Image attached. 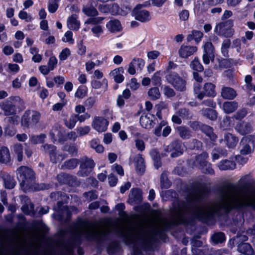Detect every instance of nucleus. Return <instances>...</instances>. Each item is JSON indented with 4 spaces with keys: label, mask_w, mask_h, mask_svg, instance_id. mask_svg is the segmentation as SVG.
Masks as SVG:
<instances>
[{
    "label": "nucleus",
    "mask_w": 255,
    "mask_h": 255,
    "mask_svg": "<svg viewBox=\"0 0 255 255\" xmlns=\"http://www.w3.org/2000/svg\"><path fill=\"white\" fill-rule=\"evenodd\" d=\"M132 62L135 65L137 70H141L144 66L145 62L141 58H134L132 60Z\"/></svg>",
    "instance_id": "0e129e2a"
},
{
    "label": "nucleus",
    "mask_w": 255,
    "mask_h": 255,
    "mask_svg": "<svg viewBox=\"0 0 255 255\" xmlns=\"http://www.w3.org/2000/svg\"><path fill=\"white\" fill-rule=\"evenodd\" d=\"M106 27L111 32L115 33L120 31L122 26L120 21L117 19H112L106 24Z\"/></svg>",
    "instance_id": "5701e85b"
},
{
    "label": "nucleus",
    "mask_w": 255,
    "mask_h": 255,
    "mask_svg": "<svg viewBox=\"0 0 255 255\" xmlns=\"http://www.w3.org/2000/svg\"><path fill=\"white\" fill-rule=\"evenodd\" d=\"M212 240L216 244L222 243L225 241V234L222 232L216 233L212 236Z\"/></svg>",
    "instance_id": "49530a36"
},
{
    "label": "nucleus",
    "mask_w": 255,
    "mask_h": 255,
    "mask_svg": "<svg viewBox=\"0 0 255 255\" xmlns=\"http://www.w3.org/2000/svg\"><path fill=\"white\" fill-rule=\"evenodd\" d=\"M248 113L247 110L246 108H243L239 110L234 115V117L236 120H241L245 118Z\"/></svg>",
    "instance_id": "052dcab7"
},
{
    "label": "nucleus",
    "mask_w": 255,
    "mask_h": 255,
    "mask_svg": "<svg viewBox=\"0 0 255 255\" xmlns=\"http://www.w3.org/2000/svg\"><path fill=\"white\" fill-rule=\"evenodd\" d=\"M165 150L167 152H171V156L172 157H178L181 155L183 152L181 142L179 140L172 142L165 148Z\"/></svg>",
    "instance_id": "4468645a"
},
{
    "label": "nucleus",
    "mask_w": 255,
    "mask_h": 255,
    "mask_svg": "<svg viewBox=\"0 0 255 255\" xmlns=\"http://www.w3.org/2000/svg\"><path fill=\"white\" fill-rule=\"evenodd\" d=\"M203 36L202 32L198 30H193L192 33L189 34L187 39L188 41L194 40L196 42H200Z\"/></svg>",
    "instance_id": "e433bc0d"
},
{
    "label": "nucleus",
    "mask_w": 255,
    "mask_h": 255,
    "mask_svg": "<svg viewBox=\"0 0 255 255\" xmlns=\"http://www.w3.org/2000/svg\"><path fill=\"white\" fill-rule=\"evenodd\" d=\"M91 31L94 35L99 37L103 33L102 27L101 25H96L91 28Z\"/></svg>",
    "instance_id": "774afa93"
},
{
    "label": "nucleus",
    "mask_w": 255,
    "mask_h": 255,
    "mask_svg": "<svg viewBox=\"0 0 255 255\" xmlns=\"http://www.w3.org/2000/svg\"><path fill=\"white\" fill-rule=\"evenodd\" d=\"M235 129L240 134L245 135L250 133L253 130V128L250 123L242 121L237 123Z\"/></svg>",
    "instance_id": "dca6fc26"
},
{
    "label": "nucleus",
    "mask_w": 255,
    "mask_h": 255,
    "mask_svg": "<svg viewBox=\"0 0 255 255\" xmlns=\"http://www.w3.org/2000/svg\"><path fill=\"white\" fill-rule=\"evenodd\" d=\"M71 54V52L68 48H65L59 53V58L60 61H64L67 59Z\"/></svg>",
    "instance_id": "bf43d9fd"
},
{
    "label": "nucleus",
    "mask_w": 255,
    "mask_h": 255,
    "mask_svg": "<svg viewBox=\"0 0 255 255\" xmlns=\"http://www.w3.org/2000/svg\"><path fill=\"white\" fill-rule=\"evenodd\" d=\"M238 107V103L235 101L226 102L223 104V109L225 113L230 114L235 111Z\"/></svg>",
    "instance_id": "7c9ffc66"
},
{
    "label": "nucleus",
    "mask_w": 255,
    "mask_h": 255,
    "mask_svg": "<svg viewBox=\"0 0 255 255\" xmlns=\"http://www.w3.org/2000/svg\"><path fill=\"white\" fill-rule=\"evenodd\" d=\"M124 72V68L123 67H119L111 71L109 73V76L110 77L114 79L116 83H121L125 79L123 75Z\"/></svg>",
    "instance_id": "6ab92c4d"
},
{
    "label": "nucleus",
    "mask_w": 255,
    "mask_h": 255,
    "mask_svg": "<svg viewBox=\"0 0 255 255\" xmlns=\"http://www.w3.org/2000/svg\"><path fill=\"white\" fill-rule=\"evenodd\" d=\"M21 210L26 215L32 216L34 215V205L30 202L23 204L21 207Z\"/></svg>",
    "instance_id": "37998d69"
},
{
    "label": "nucleus",
    "mask_w": 255,
    "mask_h": 255,
    "mask_svg": "<svg viewBox=\"0 0 255 255\" xmlns=\"http://www.w3.org/2000/svg\"><path fill=\"white\" fill-rule=\"evenodd\" d=\"M203 163H204V162ZM200 169L201 170L202 172L204 173L210 174H213L214 173V171L211 167V164L208 162H205L204 166L200 167Z\"/></svg>",
    "instance_id": "4d7b16f0"
},
{
    "label": "nucleus",
    "mask_w": 255,
    "mask_h": 255,
    "mask_svg": "<svg viewBox=\"0 0 255 255\" xmlns=\"http://www.w3.org/2000/svg\"><path fill=\"white\" fill-rule=\"evenodd\" d=\"M197 50L196 46L182 45L179 50V54L182 58H187L195 52Z\"/></svg>",
    "instance_id": "412c9836"
},
{
    "label": "nucleus",
    "mask_w": 255,
    "mask_h": 255,
    "mask_svg": "<svg viewBox=\"0 0 255 255\" xmlns=\"http://www.w3.org/2000/svg\"><path fill=\"white\" fill-rule=\"evenodd\" d=\"M51 197L53 199L58 200L57 205L54 207V210L58 213L60 220L65 218L66 220H69L72 212L77 213V209L75 207H72L69 208L66 206H63L64 203H67L69 199V197L65 194H62L59 192L52 193Z\"/></svg>",
    "instance_id": "f03ea898"
},
{
    "label": "nucleus",
    "mask_w": 255,
    "mask_h": 255,
    "mask_svg": "<svg viewBox=\"0 0 255 255\" xmlns=\"http://www.w3.org/2000/svg\"><path fill=\"white\" fill-rule=\"evenodd\" d=\"M78 160L75 158H72L65 161L61 166L62 169H72L77 167Z\"/></svg>",
    "instance_id": "4c0bfd02"
},
{
    "label": "nucleus",
    "mask_w": 255,
    "mask_h": 255,
    "mask_svg": "<svg viewBox=\"0 0 255 255\" xmlns=\"http://www.w3.org/2000/svg\"><path fill=\"white\" fill-rule=\"evenodd\" d=\"M73 33L70 31H67L64 34V37L62 38V41L65 42H69L70 44H73L74 40L72 38Z\"/></svg>",
    "instance_id": "e2e57ef3"
},
{
    "label": "nucleus",
    "mask_w": 255,
    "mask_h": 255,
    "mask_svg": "<svg viewBox=\"0 0 255 255\" xmlns=\"http://www.w3.org/2000/svg\"><path fill=\"white\" fill-rule=\"evenodd\" d=\"M218 167L221 170H233L236 168V164L234 161L224 159L219 162Z\"/></svg>",
    "instance_id": "a878e982"
},
{
    "label": "nucleus",
    "mask_w": 255,
    "mask_h": 255,
    "mask_svg": "<svg viewBox=\"0 0 255 255\" xmlns=\"http://www.w3.org/2000/svg\"><path fill=\"white\" fill-rule=\"evenodd\" d=\"M12 150L17 156L18 161H21L23 159V146L20 143H16L13 145Z\"/></svg>",
    "instance_id": "c9c22d12"
},
{
    "label": "nucleus",
    "mask_w": 255,
    "mask_h": 255,
    "mask_svg": "<svg viewBox=\"0 0 255 255\" xmlns=\"http://www.w3.org/2000/svg\"><path fill=\"white\" fill-rule=\"evenodd\" d=\"M209 7L206 2V0L205 1L198 0L195 4L194 9L195 12L200 13L206 11Z\"/></svg>",
    "instance_id": "72a5a7b5"
},
{
    "label": "nucleus",
    "mask_w": 255,
    "mask_h": 255,
    "mask_svg": "<svg viewBox=\"0 0 255 255\" xmlns=\"http://www.w3.org/2000/svg\"><path fill=\"white\" fill-rule=\"evenodd\" d=\"M58 7V2L55 1V0H49L48 5V9L49 12L54 13L55 12Z\"/></svg>",
    "instance_id": "13d9d810"
},
{
    "label": "nucleus",
    "mask_w": 255,
    "mask_h": 255,
    "mask_svg": "<svg viewBox=\"0 0 255 255\" xmlns=\"http://www.w3.org/2000/svg\"><path fill=\"white\" fill-rule=\"evenodd\" d=\"M109 125V122L102 117L96 116L92 123V128L96 131L102 132L106 131Z\"/></svg>",
    "instance_id": "ddd939ff"
},
{
    "label": "nucleus",
    "mask_w": 255,
    "mask_h": 255,
    "mask_svg": "<svg viewBox=\"0 0 255 255\" xmlns=\"http://www.w3.org/2000/svg\"><path fill=\"white\" fill-rule=\"evenodd\" d=\"M41 149L48 153L50 160L52 163L60 162L66 158L65 155L57 151L56 147L53 145L45 144L41 146Z\"/></svg>",
    "instance_id": "6e6552de"
},
{
    "label": "nucleus",
    "mask_w": 255,
    "mask_h": 255,
    "mask_svg": "<svg viewBox=\"0 0 255 255\" xmlns=\"http://www.w3.org/2000/svg\"><path fill=\"white\" fill-rule=\"evenodd\" d=\"M200 128L210 138L211 141L213 142L216 141L217 135L213 132L212 128L208 125H202Z\"/></svg>",
    "instance_id": "cd10ccee"
},
{
    "label": "nucleus",
    "mask_w": 255,
    "mask_h": 255,
    "mask_svg": "<svg viewBox=\"0 0 255 255\" xmlns=\"http://www.w3.org/2000/svg\"><path fill=\"white\" fill-rule=\"evenodd\" d=\"M202 114L209 119L214 121L217 119L216 112L211 109H203L201 111Z\"/></svg>",
    "instance_id": "a19ab883"
},
{
    "label": "nucleus",
    "mask_w": 255,
    "mask_h": 255,
    "mask_svg": "<svg viewBox=\"0 0 255 255\" xmlns=\"http://www.w3.org/2000/svg\"><path fill=\"white\" fill-rule=\"evenodd\" d=\"M233 25V20L229 19L218 23L214 28V32L219 36L230 37L233 36L234 31L232 27Z\"/></svg>",
    "instance_id": "0eeeda50"
},
{
    "label": "nucleus",
    "mask_w": 255,
    "mask_h": 255,
    "mask_svg": "<svg viewBox=\"0 0 255 255\" xmlns=\"http://www.w3.org/2000/svg\"><path fill=\"white\" fill-rule=\"evenodd\" d=\"M95 166L94 160L85 157L82 159L80 164V170L78 172L79 176L85 177L88 176Z\"/></svg>",
    "instance_id": "f8f14e48"
},
{
    "label": "nucleus",
    "mask_w": 255,
    "mask_h": 255,
    "mask_svg": "<svg viewBox=\"0 0 255 255\" xmlns=\"http://www.w3.org/2000/svg\"><path fill=\"white\" fill-rule=\"evenodd\" d=\"M208 157V153L206 152H203L196 157V159L194 161V165L196 167H198L199 168L204 166L205 163H203V162H208L207 161Z\"/></svg>",
    "instance_id": "c85d7f7f"
},
{
    "label": "nucleus",
    "mask_w": 255,
    "mask_h": 255,
    "mask_svg": "<svg viewBox=\"0 0 255 255\" xmlns=\"http://www.w3.org/2000/svg\"><path fill=\"white\" fill-rule=\"evenodd\" d=\"M190 67L192 69L197 71L201 72L203 70V66L197 58H195L192 61L190 64Z\"/></svg>",
    "instance_id": "603ef678"
},
{
    "label": "nucleus",
    "mask_w": 255,
    "mask_h": 255,
    "mask_svg": "<svg viewBox=\"0 0 255 255\" xmlns=\"http://www.w3.org/2000/svg\"><path fill=\"white\" fill-rule=\"evenodd\" d=\"M177 114L179 116L183 118L188 119L192 117V115L191 113L189 112V110L185 108L180 109L178 111Z\"/></svg>",
    "instance_id": "338daca9"
},
{
    "label": "nucleus",
    "mask_w": 255,
    "mask_h": 255,
    "mask_svg": "<svg viewBox=\"0 0 255 255\" xmlns=\"http://www.w3.org/2000/svg\"><path fill=\"white\" fill-rule=\"evenodd\" d=\"M129 199L131 203L137 202L141 199V192L138 189H132L129 195Z\"/></svg>",
    "instance_id": "473e14b6"
},
{
    "label": "nucleus",
    "mask_w": 255,
    "mask_h": 255,
    "mask_svg": "<svg viewBox=\"0 0 255 255\" xmlns=\"http://www.w3.org/2000/svg\"><path fill=\"white\" fill-rule=\"evenodd\" d=\"M67 24L69 29L72 30H77L80 27V23L77 20V15L73 14L67 18Z\"/></svg>",
    "instance_id": "393cba45"
},
{
    "label": "nucleus",
    "mask_w": 255,
    "mask_h": 255,
    "mask_svg": "<svg viewBox=\"0 0 255 255\" xmlns=\"http://www.w3.org/2000/svg\"><path fill=\"white\" fill-rule=\"evenodd\" d=\"M96 102V98L94 97H90L88 98L84 102V105L88 109L92 108Z\"/></svg>",
    "instance_id": "680f3d73"
},
{
    "label": "nucleus",
    "mask_w": 255,
    "mask_h": 255,
    "mask_svg": "<svg viewBox=\"0 0 255 255\" xmlns=\"http://www.w3.org/2000/svg\"><path fill=\"white\" fill-rule=\"evenodd\" d=\"M149 5H150V1H146L143 4H137L132 11V15L135 19L142 22H146L149 21L151 17L149 11L145 9H141L142 7Z\"/></svg>",
    "instance_id": "423d86ee"
},
{
    "label": "nucleus",
    "mask_w": 255,
    "mask_h": 255,
    "mask_svg": "<svg viewBox=\"0 0 255 255\" xmlns=\"http://www.w3.org/2000/svg\"><path fill=\"white\" fill-rule=\"evenodd\" d=\"M150 155L154 160V166L156 169L161 166V162L160 161V156L158 152L155 149H152L150 152Z\"/></svg>",
    "instance_id": "ea45409f"
},
{
    "label": "nucleus",
    "mask_w": 255,
    "mask_h": 255,
    "mask_svg": "<svg viewBox=\"0 0 255 255\" xmlns=\"http://www.w3.org/2000/svg\"><path fill=\"white\" fill-rule=\"evenodd\" d=\"M134 165L137 173L142 174L145 171V164L143 158L140 154H137L134 157Z\"/></svg>",
    "instance_id": "aec40b11"
},
{
    "label": "nucleus",
    "mask_w": 255,
    "mask_h": 255,
    "mask_svg": "<svg viewBox=\"0 0 255 255\" xmlns=\"http://www.w3.org/2000/svg\"><path fill=\"white\" fill-rule=\"evenodd\" d=\"M40 114L35 111H26L21 118V124L25 128L35 125L40 119Z\"/></svg>",
    "instance_id": "1a4fd4ad"
},
{
    "label": "nucleus",
    "mask_w": 255,
    "mask_h": 255,
    "mask_svg": "<svg viewBox=\"0 0 255 255\" xmlns=\"http://www.w3.org/2000/svg\"><path fill=\"white\" fill-rule=\"evenodd\" d=\"M154 117L153 115L147 114L145 116H141L140 118V124L141 126L145 128H150L154 126L152 119Z\"/></svg>",
    "instance_id": "4be33fe9"
},
{
    "label": "nucleus",
    "mask_w": 255,
    "mask_h": 255,
    "mask_svg": "<svg viewBox=\"0 0 255 255\" xmlns=\"http://www.w3.org/2000/svg\"><path fill=\"white\" fill-rule=\"evenodd\" d=\"M221 93V96L225 99L233 100L237 96L236 91L229 87H223Z\"/></svg>",
    "instance_id": "b1692460"
},
{
    "label": "nucleus",
    "mask_w": 255,
    "mask_h": 255,
    "mask_svg": "<svg viewBox=\"0 0 255 255\" xmlns=\"http://www.w3.org/2000/svg\"><path fill=\"white\" fill-rule=\"evenodd\" d=\"M71 235L75 240L84 238L89 241L100 242L107 240L110 234L109 228H100L94 225L75 224L71 228Z\"/></svg>",
    "instance_id": "f257e3e1"
},
{
    "label": "nucleus",
    "mask_w": 255,
    "mask_h": 255,
    "mask_svg": "<svg viewBox=\"0 0 255 255\" xmlns=\"http://www.w3.org/2000/svg\"><path fill=\"white\" fill-rule=\"evenodd\" d=\"M10 161V155L8 148L5 146L0 148V162L7 163Z\"/></svg>",
    "instance_id": "bb28decb"
},
{
    "label": "nucleus",
    "mask_w": 255,
    "mask_h": 255,
    "mask_svg": "<svg viewBox=\"0 0 255 255\" xmlns=\"http://www.w3.org/2000/svg\"><path fill=\"white\" fill-rule=\"evenodd\" d=\"M16 176L20 183L21 189L25 192L31 188L35 178L34 171L32 169L21 166L16 170Z\"/></svg>",
    "instance_id": "20e7f679"
},
{
    "label": "nucleus",
    "mask_w": 255,
    "mask_h": 255,
    "mask_svg": "<svg viewBox=\"0 0 255 255\" xmlns=\"http://www.w3.org/2000/svg\"><path fill=\"white\" fill-rule=\"evenodd\" d=\"M24 105L23 101L19 97H10L0 103V110L5 116L14 115L17 110L21 111L24 108Z\"/></svg>",
    "instance_id": "7ed1b4c3"
},
{
    "label": "nucleus",
    "mask_w": 255,
    "mask_h": 255,
    "mask_svg": "<svg viewBox=\"0 0 255 255\" xmlns=\"http://www.w3.org/2000/svg\"><path fill=\"white\" fill-rule=\"evenodd\" d=\"M148 94L150 98L153 100L159 99L160 96L159 90L157 87L150 89L148 91Z\"/></svg>",
    "instance_id": "09e8293b"
},
{
    "label": "nucleus",
    "mask_w": 255,
    "mask_h": 255,
    "mask_svg": "<svg viewBox=\"0 0 255 255\" xmlns=\"http://www.w3.org/2000/svg\"><path fill=\"white\" fill-rule=\"evenodd\" d=\"M5 188L11 189L16 185V181L13 177L10 176L8 174L5 173L2 176Z\"/></svg>",
    "instance_id": "2f4dec72"
},
{
    "label": "nucleus",
    "mask_w": 255,
    "mask_h": 255,
    "mask_svg": "<svg viewBox=\"0 0 255 255\" xmlns=\"http://www.w3.org/2000/svg\"><path fill=\"white\" fill-rule=\"evenodd\" d=\"M77 122V118L75 114H72L69 118L64 120L65 126L69 129L73 128Z\"/></svg>",
    "instance_id": "c03bdc74"
},
{
    "label": "nucleus",
    "mask_w": 255,
    "mask_h": 255,
    "mask_svg": "<svg viewBox=\"0 0 255 255\" xmlns=\"http://www.w3.org/2000/svg\"><path fill=\"white\" fill-rule=\"evenodd\" d=\"M215 85L212 83H206L204 84L203 91H201V86L199 83L194 84V92L196 97L201 100L205 96L215 97L216 95Z\"/></svg>",
    "instance_id": "39448f33"
},
{
    "label": "nucleus",
    "mask_w": 255,
    "mask_h": 255,
    "mask_svg": "<svg viewBox=\"0 0 255 255\" xmlns=\"http://www.w3.org/2000/svg\"><path fill=\"white\" fill-rule=\"evenodd\" d=\"M46 138L45 134H40L37 135H32L29 139L30 142L33 144H38L43 143Z\"/></svg>",
    "instance_id": "a18cd8bd"
},
{
    "label": "nucleus",
    "mask_w": 255,
    "mask_h": 255,
    "mask_svg": "<svg viewBox=\"0 0 255 255\" xmlns=\"http://www.w3.org/2000/svg\"><path fill=\"white\" fill-rule=\"evenodd\" d=\"M203 163H204V162ZM200 169L201 170L202 172L204 173L210 174H213L214 173V171L211 167V164L208 162H205L204 166L200 167Z\"/></svg>",
    "instance_id": "6e6d98bb"
},
{
    "label": "nucleus",
    "mask_w": 255,
    "mask_h": 255,
    "mask_svg": "<svg viewBox=\"0 0 255 255\" xmlns=\"http://www.w3.org/2000/svg\"><path fill=\"white\" fill-rule=\"evenodd\" d=\"M231 45V41L229 39H225L221 46V52L224 56H227L228 54V49Z\"/></svg>",
    "instance_id": "3c124183"
},
{
    "label": "nucleus",
    "mask_w": 255,
    "mask_h": 255,
    "mask_svg": "<svg viewBox=\"0 0 255 255\" xmlns=\"http://www.w3.org/2000/svg\"><path fill=\"white\" fill-rule=\"evenodd\" d=\"M223 140L228 148H234L237 145L239 139L233 134L226 132L224 135V139L220 140V142L221 143Z\"/></svg>",
    "instance_id": "f3484780"
},
{
    "label": "nucleus",
    "mask_w": 255,
    "mask_h": 255,
    "mask_svg": "<svg viewBox=\"0 0 255 255\" xmlns=\"http://www.w3.org/2000/svg\"><path fill=\"white\" fill-rule=\"evenodd\" d=\"M50 135L53 142L58 141L60 142L65 140L62 135V129L58 126L53 127L50 132Z\"/></svg>",
    "instance_id": "a211bd4d"
},
{
    "label": "nucleus",
    "mask_w": 255,
    "mask_h": 255,
    "mask_svg": "<svg viewBox=\"0 0 255 255\" xmlns=\"http://www.w3.org/2000/svg\"><path fill=\"white\" fill-rule=\"evenodd\" d=\"M126 9L125 12L122 13V10L117 4L114 3L112 5H110V12L113 15L125 14L126 13H128L130 11V8L129 7H126Z\"/></svg>",
    "instance_id": "58836bf2"
},
{
    "label": "nucleus",
    "mask_w": 255,
    "mask_h": 255,
    "mask_svg": "<svg viewBox=\"0 0 255 255\" xmlns=\"http://www.w3.org/2000/svg\"><path fill=\"white\" fill-rule=\"evenodd\" d=\"M238 251L246 255H255L251 246L248 243H242L238 246Z\"/></svg>",
    "instance_id": "c756f323"
},
{
    "label": "nucleus",
    "mask_w": 255,
    "mask_h": 255,
    "mask_svg": "<svg viewBox=\"0 0 255 255\" xmlns=\"http://www.w3.org/2000/svg\"><path fill=\"white\" fill-rule=\"evenodd\" d=\"M25 75H22L20 78L18 77L14 79L12 82V86L13 88L18 89L21 86V83L26 79Z\"/></svg>",
    "instance_id": "864d4df0"
},
{
    "label": "nucleus",
    "mask_w": 255,
    "mask_h": 255,
    "mask_svg": "<svg viewBox=\"0 0 255 255\" xmlns=\"http://www.w3.org/2000/svg\"><path fill=\"white\" fill-rule=\"evenodd\" d=\"M166 79L177 90L183 91L186 90V81L176 73H169L166 75Z\"/></svg>",
    "instance_id": "9d476101"
},
{
    "label": "nucleus",
    "mask_w": 255,
    "mask_h": 255,
    "mask_svg": "<svg viewBox=\"0 0 255 255\" xmlns=\"http://www.w3.org/2000/svg\"><path fill=\"white\" fill-rule=\"evenodd\" d=\"M180 136L183 139H188L191 136L190 130L184 126H180L176 128Z\"/></svg>",
    "instance_id": "f704fd0d"
},
{
    "label": "nucleus",
    "mask_w": 255,
    "mask_h": 255,
    "mask_svg": "<svg viewBox=\"0 0 255 255\" xmlns=\"http://www.w3.org/2000/svg\"><path fill=\"white\" fill-rule=\"evenodd\" d=\"M83 12L89 16H95L98 14L97 10L93 6H86L83 8Z\"/></svg>",
    "instance_id": "8fccbe9b"
},
{
    "label": "nucleus",
    "mask_w": 255,
    "mask_h": 255,
    "mask_svg": "<svg viewBox=\"0 0 255 255\" xmlns=\"http://www.w3.org/2000/svg\"><path fill=\"white\" fill-rule=\"evenodd\" d=\"M161 187L162 188H168L170 186V183L167 178V174L163 172L160 176Z\"/></svg>",
    "instance_id": "de8ad7c7"
},
{
    "label": "nucleus",
    "mask_w": 255,
    "mask_h": 255,
    "mask_svg": "<svg viewBox=\"0 0 255 255\" xmlns=\"http://www.w3.org/2000/svg\"><path fill=\"white\" fill-rule=\"evenodd\" d=\"M86 89L84 87L79 86L75 93V96L78 99H82L86 96Z\"/></svg>",
    "instance_id": "5fc2aeb1"
},
{
    "label": "nucleus",
    "mask_w": 255,
    "mask_h": 255,
    "mask_svg": "<svg viewBox=\"0 0 255 255\" xmlns=\"http://www.w3.org/2000/svg\"><path fill=\"white\" fill-rule=\"evenodd\" d=\"M254 148V141L250 136L242 138L240 142V152L242 155H247L252 153Z\"/></svg>",
    "instance_id": "9b49d317"
},
{
    "label": "nucleus",
    "mask_w": 255,
    "mask_h": 255,
    "mask_svg": "<svg viewBox=\"0 0 255 255\" xmlns=\"http://www.w3.org/2000/svg\"><path fill=\"white\" fill-rule=\"evenodd\" d=\"M204 53L203 55V60L205 64H208L210 60L214 59V48L211 42H206L204 45Z\"/></svg>",
    "instance_id": "2eb2a0df"
},
{
    "label": "nucleus",
    "mask_w": 255,
    "mask_h": 255,
    "mask_svg": "<svg viewBox=\"0 0 255 255\" xmlns=\"http://www.w3.org/2000/svg\"><path fill=\"white\" fill-rule=\"evenodd\" d=\"M90 145L98 153H102L104 150L103 146L100 143V140L97 138L92 139L91 141Z\"/></svg>",
    "instance_id": "79ce46f5"
},
{
    "label": "nucleus",
    "mask_w": 255,
    "mask_h": 255,
    "mask_svg": "<svg viewBox=\"0 0 255 255\" xmlns=\"http://www.w3.org/2000/svg\"><path fill=\"white\" fill-rule=\"evenodd\" d=\"M76 130L80 136H83L89 132L90 128L89 126L77 127L76 128Z\"/></svg>",
    "instance_id": "69168bd1"
}]
</instances>
